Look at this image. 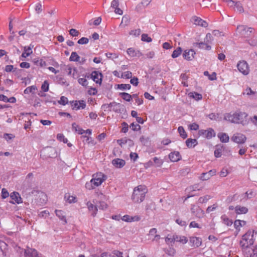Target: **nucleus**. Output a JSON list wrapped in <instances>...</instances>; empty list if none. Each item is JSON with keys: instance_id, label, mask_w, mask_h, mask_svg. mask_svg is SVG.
Listing matches in <instances>:
<instances>
[{"instance_id": "864d4df0", "label": "nucleus", "mask_w": 257, "mask_h": 257, "mask_svg": "<svg viewBox=\"0 0 257 257\" xmlns=\"http://www.w3.org/2000/svg\"><path fill=\"white\" fill-rule=\"evenodd\" d=\"M97 208H98L99 209L101 210H104L107 207V204L103 201L99 202L98 205H97Z\"/></svg>"}, {"instance_id": "412c9836", "label": "nucleus", "mask_w": 257, "mask_h": 257, "mask_svg": "<svg viewBox=\"0 0 257 257\" xmlns=\"http://www.w3.org/2000/svg\"><path fill=\"white\" fill-rule=\"evenodd\" d=\"M172 240H175V241L180 242L183 244H185L188 241V239L184 236H179L177 235H174L173 236V239H172Z\"/></svg>"}, {"instance_id": "c756f323", "label": "nucleus", "mask_w": 257, "mask_h": 257, "mask_svg": "<svg viewBox=\"0 0 257 257\" xmlns=\"http://www.w3.org/2000/svg\"><path fill=\"white\" fill-rule=\"evenodd\" d=\"M198 144L197 141L196 139H188L186 141V146L188 148H193Z\"/></svg>"}, {"instance_id": "5701e85b", "label": "nucleus", "mask_w": 257, "mask_h": 257, "mask_svg": "<svg viewBox=\"0 0 257 257\" xmlns=\"http://www.w3.org/2000/svg\"><path fill=\"white\" fill-rule=\"evenodd\" d=\"M234 210L237 214H245L248 212V209L246 207L239 205L236 206L234 208Z\"/></svg>"}, {"instance_id": "de8ad7c7", "label": "nucleus", "mask_w": 257, "mask_h": 257, "mask_svg": "<svg viewBox=\"0 0 257 257\" xmlns=\"http://www.w3.org/2000/svg\"><path fill=\"white\" fill-rule=\"evenodd\" d=\"M222 147H217L214 151V156L216 158H219L221 156Z\"/></svg>"}, {"instance_id": "8fccbe9b", "label": "nucleus", "mask_w": 257, "mask_h": 257, "mask_svg": "<svg viewBox=\"0 0 257 257\" xmlns=\"http://www.w3.org/2000/svg\"><path fill=\"white\" fill-rule=\"evenodd\" d=\"M58 103L60 104L65 105L68 103V98L64 96L60 97V99L58 101Z\"/></svg>"}, {"instance_id": "e433bc0d", "label": "nucleus", "mask_w": 257, "mask_h": 257, "mask_svg": "<svg viewBox=\"0 0 257 257\" xmlns=\"http://www.w3.org/2000/svg\"><path fill=\"white\" fill-rule=\"evenodd\" d=\"M190 97L194 98L196 100H201L202 98V95L197 92H191L189 94Z\"/></svg>"}, {"instance_id": "2eb2a0df", "label": "nucleus", "mask_w": 257, "mask_h": 257, "mask_svg": "<svg viewBox=\"0 0 257 257\" xmlns=\"http://www.w3.org/2000/svg\"><path fill=\"white\" fill-rule=\"evenodd\" d=\"M169 158L171 162H178L181 159V156L178 151H174L169 155Z\"/></svg>"}, {"instance_id": "9b49d317", "label": "nucleus", "mask_w": 257, "mask_h": 257, "mask_svg": "<svg viewBox=\"0 0 257 257\" xmlns=\"http://www.w3.org/2000/svg\"><path fill=\"white\" fill-rule=\"evenodd\" d=\"M195 54L196 53L193 49L186 50L183 53V57L185 59L189 61L194 58Z\"/></svg>"}, {"instance_id": "c9c22d12", "label": "nucleus", "mask_w": 257, "mask_h": 257, "mask_svg": "<svg viewBox=\"0 0 257 257\" xmlns=\"http://www.w3.org/2000/svg\"><path fill=\"white\" fill-rule=\"evenodd\" d=\"M80 57L75 52H72L71 56L69 58V60L71 61L77 62L79 60Z\"/></svg>"}, {"instance_id": "e2e57ef3", "label": "nucleus", "mask_w": 257, "mask_h": 257, "mask_svg": "<svg viewBox=\"0 0 257 257\" xmlns=\"http://www.w3.org/2000/svg\"><path fill=\"white\" fill-rule=\"evenodd\" d=\"M69 34L71 36L73 37H76L79 35V32L78 31L76 30L75 29H71L69 31Z\"/></svg>"}, {"instance_id": "2f4dec72", "label": "nucleus", "mask_w": 257, "mask_h": 257, "mask_svg": "<svg viewBox=\"0 0 257 257\" xmlns=\"http://www.w3.org/2000/svg\"><path fill=\"white\" fill-rule=\"evenodd\" d=\"M72 129L75 130L79 134L82 135L84 134V130L80 127L76 123H73L72 125Z\"/></svg>"}, {"instance_id": "052dcab7", "label": "nucleus", "mask_w": 257, "mask_h": 257, "mask_svg": "<svg viewBox=\"0 0 257 257\" xmlns=\"http://www.w3.org/2000/svg\"><path fill=\"white\" fill-rule=\"evenodd\" d=\"M130 127L134 131H138L141 129L140 125L137 123H135L134 122L131 124Z\"/></svg>"}, {"instance_id": "f03ea898", "label": "nucleus", "mask_w": 257, "mask_h": 257, "mask_svg": "<svg viewBox=\"0 0 257 257\" xmlns=\"http://www.w3.org/2000/svg\"><path fill=\"white\" fill-rule=\"evenodd\" d=\"M148 190L145 185H139L134 189L132 199L136 203L142 202L145 199Z\"/></svg>"}, {"instance_id": "ea45409f", "label": "nucleus", "mask_w": 257, "mask_h": 257, "mask_svg": "<svg viewBox=\"0 0 257 257\" xmlns=\"http://www.w3.org/2000/svg\"><path fill=\"white\" fill-rule=\"evenodd\" d=\"M178 131L180 134V136L183 138V139H186L187 137V135L185 131L184 128L183 126H180L178 128Z\"/></svg>"}, {"instance_id": "7ed1b4c3", "label": "nucleus", "mask_w": 257, "mask_h": 257, "mask_svg": "<svg viewBox=\"0 0 257 257\" xmlns=\"http://www.w3.org/2000/svg\"><path fill=\"white\" fill-rule=\"evenodd\" d=\"M253 233L254 230H249L242 236L240 241V245L242 249H246L253 244Z\"/></svg>"}, {"instance_id": "aec40b11", "label": "nucleus", "mask_w": 257, "mask_h": 257, "mask_svg": "<svg viewBox=\"0 0 257 257\" xmlns=\"http://www.w3.org/2000/svg\"><path fill=\"white\" fill-rule=\"evenodd\" d=\"M194 47H198L199 48L201 49H205L207 50H210L211 49V47L210 45H208L207 43L203 42L200 43H195L193 44Z\"/></svg>"}, {"instance_id": "f704fd0d", "label": "nucleus", "mask_w": 257, "mask_h": 257, "mask_svg": "<svg viewBox=\"0 0 257 257\" xmlns=\"http://www.w3.org/2000/svg\"><path fill=\"white\" fill-rule=\"evenodd\" d=\"M182 52V50L181 48L178 47L176 50H175L173 52L171 56L173 58H176L181 55Z\"/></svg>"}, {"instance_id": "5fc2aeb1", "label": "nucleus", "mask_w": 257, "mask_h": 257, "mask_svg": "<svg viewBox=\"0 0 257 257\" xmlns=\"http://www.w3.org/2000/svg\"><path fill=\"white\" fill-rule=\"evenodd\" d=\"M153 160L154 163L156 164L157 167H160L163 164V161L162 160L157 157H154Z\"/></svg>"}, {"instance_id": "4d7b16f0", "label": "nucleus", "mask_w": 257, "mask_h": 257, "mask_svg": "<svg viewBox=\"0 0 257 257\" xmlns=\"http://www.w3.org/2000/svg\"><path fill=\"white\" fill-rule=\"evenodd\" d=\"M39 197L40 198V200L42 199V201L40 202L42 204H46L47 202V196L45 194L43 193H41L39 195Z\"/></svg>"}, {"instance_id": "72a5a7b5", "label": "nucleus", "mask_w": 257, "mask_h": 257, "mask_svg": "<svg viewBox=\"0 0 257 257\" xmlns=\"http://www.w3.org/2000/svg\"><path fill=\"white\" fill-rule=\"evenodd\" d=\"M119 95L123 99L126 101H130L132 99V95L127 93L122 92L119 93Z\"/></svg>"}, {"instance_id": "a211bd4d", "label": "nucleus", "mask_w": 257, "mask_h": 257, "mask_svg": "<svg viewBox=\"0 0 257 257\" xmlns=\"http://www.w3.org/2000/svg\"><path fill=\"white\" fill-rule=\"evenodd\" d=\"M120 106V104L115 102H110L109 104H104V107L107 108H111L112 110L115 112H118L119 109L118 107Z\"/></svg>"}, {"instance_id": "ddd939ff", "label": "nucleus", "mask_w": 257, "mask_h": 257, "mask_svg": "<svg viewBox=\"0 0 257 257\" xmlns=\"http://www.w3.org/2000/svg\"><path fill=\"white\" fill-rule=\"evenodd\" d=\"M190 243L191 244V246H193L194 247H199L202 244V239L199 237H190Z\"/></svg>"}, {"instance_id": "49530a36", "label": "nucleus", "mask_w": 257, "mask_h": 257, "mask_svg": "<svg viewBox=\"0 0 257 257\" xmlns=\"http://www.w3.org/2000/svg\"><path fill=\"white\" fill-rule=\"evenodd\" d=\"M49 84L47 80H45L41 86V89L44 92H47L49 90Z\"/></svg>"}, {"instance_id": "a18cd8bd", "label": "nucleus", "mask_w": 257, "mask_h": 257, "mask_svg": "<svg viewBox=\"0 0 257 257\" xmlns=\"http://www.w3.org/2000/svg\"><path fill=\"white\" fill-rule=\"evenodd\" d=\"M212 36L210 33H207L206 35L205 39H204V42L206 43H207L208 45L211 44L212 41Z\"/></svg>"}, {"instance_id": "4c0bfd02", "label": "nucleus", "mask_w": 257, "mask_h": 257, "mask_svg": "<svg viewBox=\"0 0 257 257\" xmlns=\"http://www.w3.org/2000/svg\"><path fill=\"white\" fill-rule=\"evenodd\" d=\"M37 90V87L35 85H32L27 87L24 90V93L29 94L30 93H34L35 91Z\"/></svg>"}, {"instance_id": "423d86ee", "label": "nucleus", "mask_w": 257, "mask_h": 257, "mask_svg": "<svg viewBox=\"0 0 257 257\" xmlns=\"http://www.w3.org/2000/svg\"><path fill=\"white\" fill-rule=\"evenodd\" d=\"M237 67L239 71L243 75H246L249 73V67L246 61L243 60L239 61L237 65Z\"/></svg>"}, {"instance_id": "393cba45", "label": "nucleus", "mask_w": 257, "mask_h": 257, "mask_svg": "<svg viewBox=\"0 0 257 257\" xmlns=\"http://www.w3.org/2000/svg\"><path fill=\"white\" fill-rule=\"evenodd\" d=\"M218 138L222 143H227L229 142V138L228 135L224 133H219L217 135Z\"/></svg>"}, {"instance_id": "bf43d9fd", "label": "nucleus", "mask_w": 257, "mask_h": 257, "mask_svg": "<svg viewBox=\"0 0 257 257\" xmlns=\"http://www.w3.org/2000/svg\"><path fill=\"white\" fill-rule=\"evenodd\" d=\"M142 40L147 42H150L152 40L147 34H143L142 35Z\"/></svg>"}, {"instance_id": "4be33fe9", "label": "nucleus", "mask_w": 257, "mask_h": 257, "mask_svg": "<svg viewBox=\"0 0 257 257\" xmlns=\"http://www.w3.org/2000/svg\"><path fill=\"white\" fill-rule=\"evenodd\" d=\"M113 252V254L108 252H103L101 253L100 257H119L122 254V252L117 250H114Z\"/></svg>"}, {"instance_id": "69168bd1", "label": "nucleus", "mask_w": 257, "mask_h": 257, "mask_svg": "<svg viewBox=\"0 0 257 257\" xmlns=\"http://www.w3.org/2000/svg\"><path fill=\"white\" fill-rule=\"evenodd\" d=\"M210 178V176L209 174H208L207 173H203L201 174V176H200V178L201 180L203 181L207 180Z\"/></svg>"}, {"instance_id": "6e6552de", "label": "nucleus", "mask_w": 257, "mask_h": 257, "mask_svg": "<svg viewBox=\"0 0 257 257\" xmlns=\"http://www.w3.org/2000/svg\"><path fill=\"white\" fill-rule=\"evenodd\" d=\"M199 134L200 136H203L207 139H210L215 136L214 131L211 128H209L207 130H200L199 131Z\"/></svg>"}, {"instance_id": "f257e3e1", "label": "nucleus", "mask_w": 257, "mask_h": 257, "mask_svg": "<svg viewBox=\"0 0 257 257\" xmlns=\"http://www.w3.org/2000/svg\"><path fill=\"white\" fill-rule=\"evenodd\" d=\"M247 115L245 112L236 111L232 114L231 113L225 114L224 119L232 123H241L244 125L247 122Z\"/></svg>"}, {"instance_id": "20e7f679", "label": "nucleus", "mask_w": 257, "mask_h": 257, "mask_svg": "<svg viewBox=\"0 0 257 257\" xmlns=\"http://www.w3.org/2000/svg\"><path fill=\"white\" fill-rule=\"evenodd\" d=\"M237 30L240 35L246 38L251 37L253 31L252 28H248L244 25L238 26L237 27Z\"/></svg>"}, {"instance_id": "37998d69", "label": "nucleus", "mask_w": 257, "mask_h": 257, "mask_svg": "<svg viewBox=\"0 0 257 257\" xmlns=\"http://www.w3.org/2000/svg\"><path fill=\"white\" fill-rule=\"evenodd\" d=\"M117 88L121 90H129L131 88V86L129 84H120L117 85Z\"/></svg>"}, {"instance_id": "7c9ffc66", "label": "nucleus", "mask_w": 257, "mask_h": 257, "mask_svg": "<svg viewBox=\"0 0 257 257\" xmlns=\"http://www.w3.org/2000/svg\"><path fill=\"white\" fill-rule=\"evenodd\" d=\"M246 222L243 220H236L234 222V226L236 229L239 230L240 227L243 225H244Z\"/></svg>"}, {"instance_id": "473e14b6", "label": "nucleus", "mask_w": 257, "mask_h": 257, "mask_svg": "<svg viewBox=\"0 0 257 257\" xmlns=\"http://www.w3.org/2000/svg\"><path fill=\"white\" fill-rule=\"evenodd\" d=\"M64 198L69 203L76 202V198L73 196H71L69 194H66L64 196Z\"/></svg>"}, {"instance_id": "dca6fc26", "label": "nucleus", "mask_w": 257, "mask_h": 257, "mask_svg": "<svg viewBox=\"0 0 257 257\" xmlns=\"http://www.w3.org/2000/svg\"><path fill=\"white\" fill-rule=\"evenodd\" d=\"M127 54L131 57H140L143 55V53L139 50H136L133 48H130L127 50Z\"/></svg>"}, {"instance_id": "0e129e2a", "label": "nucleus", "mask_w": 257, "mask_h": 257, "mask_svg": "<svg viewBox=\"0 0 257 257\" xmlns=\"http://www.w3.org/2000/svg\"><path fill=\"white\" fill-rule=\"evenodd\" d=\"M157 229L156 228H151L148 233V235L154 237L157 234Z\"/></svg>"}, {"instance_id": "1a4fd4ad", "label": "nucleus", "mask_w": 257, "mask_h": 257, "mask_svg": "<svg viewBox=\"0 0 257 257\" xmlns=\"http://www.w3.org/2000/svg\"><path fill=\"white\" fill-rule=\"evenodd\" d=\"M88 78H91L96 83L101 84L102 80V74L96 71L92 72V73L87 76Z\"/></svg>"}, {"instance_id": "c85d7f7f", "label": "nucleus", "mask_w": 257, "mask_h": 257, "mask_svg": "<svg viewBox=\"0 0 257 257\" xmlns=\"http://www.w3.org/2000/svg\"><path fill=\"white\" fill-rule=\"evenodd\" d=\"M221 219L222 222L225 225H226L227 226H231L233 223V221H232V220L229 219V218L225 214L222 215L221 216Z\"/></svg>"}, {"instance_id": "774afa93", "label": "nucleus", "mask_w": 257, "mask_h": 257, "mask_svg": "<svg viewBox=\"0 0 257 257\" xmlns=\"http://www.w3.org/2000/svg\"><path fill=\"white\" fill-rule=\"evenodd\" d=\"M9 195V192L6 189L3 188L2 190V197L3 198L5 199Z\"/></svg>"}, {"instance_id": "f8f14e48", "label": "nucleus", "mask_w": 257, "mask_h": 257, "mask_svg": "<svg viewBox=\"0 0 257 257\" xmlns=\"http://www.w3.org/2000/svg\"><path fill=\"white\" fill-rule=\"evenodd\" d=\"M24 256L25 257H40L39 256L37 251L31 248L24 250Z\"/></svg>"}, {"instance_id": "39448f33", "label": "nucleus", "mask_w": 257, "mask_h": 257, "mask_svg": "<svg viewBox=\"0 0 257 257\" xmlns=\"http://www.w3.org/2000/svg\"><path fill=\"white\" fill-rule=\"evenodd\" d=\"M106 179V176L102 173H98L92 176L91 179L96 187L100 186Z\"/></svg>"}, {"instance_id": "b1692460", "label": "nucleus", "mask_w": 257, "mask_h": 257, "mask_svg": "<svg viewBox=\"0 0 257 257\" xmlns=\"http://www.w3.org/2000/svg\"><path fill=\"white\" fill-rule=\"evenodd\" d=\"M56 216L62 221L64 222V223H67L65 215L62 210L56 209L55 211Z\"/></svg>"}, {"instance_id": "4468645a", "label": "nucleus", "mask_w": 257, "mask_h": 257, "mask_svg": "<svg viewBox=\"0 0 257 257\" xmlns=\"http://www.w3.org/2000/svg\"><path fill=\"white\" fill-rule=\"evenodd\" d=\"M11 198L13 200V201H10V202L14 204L15 203H17L18 204H20L22 202V198L19 193L16 192H14L11 194L10 195Z\"/></svg>"}, {"instance_id": "79ce46f5", "label": "nucleus", "mask_w": 257, "mask_h": 257, "mask_svg": "<svg viewBox=\"0 0 257 257\" xmlns=\"http://www.w3.org/2000/svg\"><path fill=\"white\" fill-rule=\"evenodd\" d=\"M101 22V18L100 17H98L95 19L94 20H91L89 21L88 24L89 25H91L93 24L95 26L99 25Z\"/></svg>"}, {"instance_id": "a878e982", "label": "nucleus", "mask_w": 257, "mask_h": 257, "mask_svg": "<svg viewBox=\"0 0 257 257\" xmlns=\"http://www.w3.org/2000/svg\"><path fill=\"white\" fill-rule=\"evenodd\" d=\"M121 219L125 222H131L135 221H139L140 217L138 216L132 217L128 215H125L121 218Z\"/></svg>"}, {"instance_id": "3c124183", "label": "nucleus", "mask_w": 257, "mask_h": 257, "mask_svg": "<svg viewBox=\"0 0 257 257\" xmlns=\"http://www.w3.org/2000/svg\"><path fill=\"white\" fill-rule=\"evenodd\" d=\"M200 188H199L198 184H195L192 186H190L189 187L187 188L186 189V190L188 192H190L191 191H196V190H200Z\"/></svg>"}, {"instance_id": "bb28decb", "label": "nucleus", "mask_w": 257, "mask_h": 257, "mask_svg": "<svg viewBox=\"0 0 257 257\" xmlns=\"http://www.w3.org/2000/svg\"><path fill=\"white\" fill-rule=\"evenodd\" d=\"M87 206L88 210L92 212V215L94 216L96 214L98 210L97 206L94 205L90 202L87 203Z\"/></svg>"}, {"instance_id": "cd10ccee", "label": "nucleus", "mask_w": 257, "mask_h": 257, "mask_svg": "<svg viewBox=\"0 0 257 257\" xmlns=\"http://www.w3.org/2000/svg\"><path fill=\"white\" fill-rule=\"evenodd\" d=\"M65 70L67 72L68 75H71L73 78L75 77V74L77 72V70L76 68H72L70 66H67Z\"/></svg>"}, {"instance_id": "58836bf2", "label": "nucleus", "mask_w": 257, "mask_h": 257, "mask_svg": "<svg viewBox=\"0 0 257 257\" xmlns=\"http://www.w3.org/2000/svg\"><path fill=\"white\" fill-rule=\"evenodd\" d=\"M32 53V50L31 48L29 47L26 48L25 47L24 52L22 53L21 56L23 58H26L31 55Z\"/></svg>"}, {"instance_id": "6e6d98bb", "label": "nucleus", "mask_w": 257, "mask_h": 257, "mask_svg": "<svg viewBox=\"0 0 257 257\" xmlns=\"http://www.w3.org/2000/svg\"><path fill=\"white\" fill-rule=\"evenodd\" d=\"M70 103L73 109L78 110L80 109L78 104V101H73L70 102Z\"/></svg>"}, {"instance_id": "603ef678", "label": "nucleus", "mask_w": 257, "mask_h": 257, "mask_svg": "<svg viewBox=\"0 0 257 257\" xmlns=\"http://www.w3.org/2000/svg\"><path fill=\"white\" fill-rule=\"evenodd\" d=\"M57 138L59 141L63 142L64 143H67L68 142L67 139L65 138L62 134H58L57 136Z\"/></svg>"}, {"instance_id": "0eeeda50", "label": "nucleus", "mask_w": 257, "mask_h": 257, "mask_svg": "<svg viewBox=\"0 0 257 257\" xmlns=\"http://www.w3.org/2000/svg\"><path fill=\"white\" fill-rule=\"evenodd\" d=\"M231 140L236 143L242 144L245 142L246 137L245 135L242 134L236 133L234 134L231 138Z\"/></svg>"}, {"instance_id": "338daca9", "label": "nucleus", "mask_w": 257, "mask_h": 257, "mask_svg": "<svg viewBox=\"0 0 257 257\" xmlns=\"http://www.w3.org/2000/svg\"><path fill=\"white\" fill-rule=\"evenodd\" d=\"M121 124L122 126L121 132L124 133H126L128 131V125L127 123L125 122H123Z\"/></svg>"}, {"instance_id": "13d9d810", "label": "nucleus", "mask_w": 257, "mask_h": 257, "mask_svg": "<svg viewBox=\"0 0 257 257\" xmlns=\"http://www.w3.org/2000/svg\"><path fill=\"white\" fill-rule=\"evenodd\" d=\"M89 42V39L87 38L86 37H82L81 39H80L77 43L79 44L83 45V44H87Z\"/></svg>"}, {"instance_id": "f3484780", "label": "nucleus", "mask_w": 257, "mask_h": 257, "mask_svg": "<svg viewBox=\"0 0 257 257\" xmlns=\"http://www.w3.org/2000/svg\"><path fill=\"white\" fill-rule=\"evenodd\" d=\"M192 21L193 22L194 24L196 25L201 26L203 27H207L208 26V24L206 22L196 16L192 18Z\"/></svg>"}, {"instance_id": "9d476101", "label": "nucleus", "mask_w": 257, "mask_h": 257, "mask_svg": "<svg viewBox=\"0 0 257 257\" xmlns=\"http://www.w3.org/2000/svg\"><path fill=\"white\" fill-rule=\"evenodd\" d=\"M191 213L198 218H202L204 215V211L199 207L192 205L191 208Z\"/></svg>"}, {"instance_id": "09e8293b", "label": "nucleus", "mask_w": 257, "mask_h": 257, "mask_svg": "<svg viewBox=\"0 0 257 257\" xmlns=\"http://www.w3.org/2000/svg\"><path fill=\"white\" fill-rule=\"evenodd\" d=\"M78 82L80 85L84 87L87 86L88 84V82L85 77L79 78Z\"/></svg>"}, {"instance_id": "c03bdc74", "label": "nucleus", "mask_w": 257, "mask_h": 257, "mask_svg": "<svg viewBox=\"0 0 257 257\" xmlns=\"http://www.w3.org/2000/svg\"><path fill=\"white\" fill-rule=\"evenodd\" d=\"M96 187L91 180L89 182H87L85 184V188L89 190L93 189Z\"/></svg>"}, {"instance_id": "6ab92c4d", "label": "nucleus", "mask_w": 257, "mask_h": 257, "mask_svg": "<svg viewBox=\"0 0 257 257\" xmlns=\"http://www.w3.org/2000/svg\"><path fill=\"white\" fill-rule=\"evenodd\" d=\"M112 164L116 168H120L123 167L125 164V161L121 159H115L112 160Z\"/></svg>"}, {"instance_id": "a19ab883", "label": "nucleus", "mask_w": 257, "mask_h": 257, "mask_svg": "<svg viewBox=\"0 0 257 257\" xmlns=\"http://www.w3.org/2000/svg\"><path fill=\"white\" fill-rule=\"evenodd\" d=\"M33 61L36 65L40 66V67H43L46 65L45 61H43L42 59H34Z\"/></svg>"}, {"instance_id": "680f3d73", "label": "nucleus", "mask_w": 257, "mask_h": 257, "mask_svg": "<svg viewBox=\"0 0 257 257\" xmlns=\"http://www.w3.org/2000/svg\"><path fill=\"white\" fill-rule=\"evenodd\" d=\"M122 78H126V79H129L132 78V73L130 71H126L124 72L122 74L121 76Z\"/></svg>"}]
</instances>
